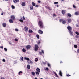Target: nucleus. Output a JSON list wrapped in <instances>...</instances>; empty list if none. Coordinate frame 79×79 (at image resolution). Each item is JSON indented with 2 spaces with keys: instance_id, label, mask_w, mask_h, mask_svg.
Masks as SVG:
<instances>
[{
  "instance_id": "nucleus-1",
  "label": "nucleus",
  "mask_w": 79,
  "mask_h": 79,
  "mask_svg": "<svg viewBox=\"0 0 79 79\" xmlns=\"http://www.w3.org/2000/svg\"><path fill=\"white\" fill-rule=\"evenodd\" d=\"M38 26L40 27V29H43L44 28V25H43V22L41 20L39 21L38 22Z\"/></svg>"
},
{
  "instance_id": "nucleus-2",
  "label": "nucleus",
  "mask_w": 79,
  "mask_h": 79,
  "mask_svg": "<svg viewBox=\"0 0 79 79\" xmlns=\"http://www.w3.org/2000/svg\"><path fill=\"white\" fill-rule=\"evenodd\" d=\"M38 49H39V46H38V45H37V44H35V48H34V50L35 51H37V50H38Z\"/></svg>"
},
{
  "instance_id": "nucleus-3",
  "label": "nucleus",
  "mask_w": 79,
  "mask_h": 79,
  "mask_svg": "<svg viewBox=\"0 0 79 79\" xmlns=\"http://www.w3.org/2000/svg\"><path fill=\"white\" fill-rule=\"evenodd\" d=\"M67 28L68 29V30H69V31H71V30H72V28L70 26H69L67 27Z\"/></svg>"
},
{
  "instance_id": "nucleus-4",
  "label": "nucleus",
  "mask_w": 79,
  "mask_h": 79,
  "mask_svg": "<svg viewBox=\"0 0 79 79\" xmlns=\"http://www.w3.org/2000/svg\"><path fill=\"white\" fill-rule=\"evenodd\" d=\"M26 48L27 50H29L31 48V45H27L26 46Z\"/></svg>"
},
{
  "instance_id": "nucleus-5",
  "label": "nucleus",
  "mask_w": 79,
  "mask_h": 79,
  "mask_svg": "<svg viewBox=\"0 0 79 79\" xmlns=\"http://www.w3.org/2000/svg\"><path fill=\"white\" fill-rule=\"evenodd\" d=\"M38 33L40 34H43V31L41 30H38Z\"/></svg>"
},
{
  "instance_id": "nucleus-6",
  "label": "nucleus",
  "mask_w": 79,
  "mask_h": 79,
  "mask_svg": "<svg viewBox=\"0 0 79 79\" xmlns=\"http://www.w3.org/2000/svg\"><path fill=\"white\" fill-rule=\"evenodd\" d=\"M24 29H25V32H27V31H28V27H24Z\"/></svg>"
},
{
  "instance_id": "nucleus-7",
  "label": "nucleus",
  "mask_w": 79,
  "mask_h": 79,
  "mask_svg": "<svg viewBox=\"0 0 79 79\" xmlns=\"http://www.w3.org/2000/svg\"><path fill=\"white\" fill-rule=\"evenodd\" d=\"M42 52H39V53L40 55H42V53H43V54H44V50H42Z\"/></svg>"
},
{
  "instance_id": "nucleus-8",
  "label": "nucleus",
  "mask_w": 79,
  "mask_h": 79,
  "mask_svg": "<svg viewBox=\"0 0 79 79\" xmlns=\"http://www.w3.org/2000/svg\"><path fill=\"white\" fill-rule=\"evenodd\" d=\"M59 75L60 76H63V75H62V72H61V71H59Z\"/></svg>"
},
{
  "instance_id": "nucleus-9",
  "label": "nucleus",
  "mask_w": 79,
  "mask_h": 79,
  "mask_svg": "<svg viewBox=\"0 0 79 79\" xmlns=\"http://www.w3.org/2000/svg\"><path fill=\"white\" fill-rule=\"evenodd\" d=\"M11 18L13 20H15V17L14 15H11Z\"/></svg>"
},
{
  "instance_id": "nucleus-10",
  "label": "nucleus",
  "mask_w": 79,
  "mask_h": 79,
  "mask_svg": "<svg viewBox=\"0 0 79 79\" xmlns=\"http://www.w3.org/2000/svg\"><path fill=\"white\" fill-rule=\"evenodd\" d=\"M9 22L10 23H13V20L11 19H10L9 20Z\"/></svg>"
},
{
  "instance_id": "nucleus-11",
  "label": "nucleus",
  "mask_w": 79,
  "mask_h": 79,
  "mask_svg": "<svg viewBox=\"0 0 79 79\" xmlns=\"http://www.w3.org/2000/svg\"><path fill=\"white\" fill-rule=\"evenodd\" d=\"M21 5H22V6H25V5H26V3H25V2H22Z\"/></svg>"
},
{
  "instance_id": "nucleus-12",
  "label": "nucleus",
  "mask_w": 79,
  "mask_h": 79,
  "mask_svg": "<svg viewBox=\"0 0 79 79\" xmlns=\"http://www.w3.org/2000/svg\"><path fill=\"white\" fill-rule=\"evenodd\" d=\"M69 33H70L71 35L73 36V32L71 31H69Z\"/></svg>"
},
{
  "instance_id": "nucleus-13",
  "label": "nucleus",
  "mask_w": 79,
  "mask_h": 79,
  "mask_svg": "<svg viewBox=\"0 0 79 79\" xmlns=\"http://www.w3.org/2000/svg\"><path fill=\"white\" fill-rule=\"evenodd\" d=\"M62 13L63 15H64L66 13L65 12V10H63L62 11Z\"/></svg>"
},
{
  "instance_id": "nucleus-14",
  "label": "nucleus",
  "mask_w": 79,
  "mask_h": 79,
  "mask_svg": "<svg viewBox=\"0 0 79 79\" xmlns=\"http://www.w3.org/2000/svg\"><path fill=\"white\" fill-rule=\"evenodd\" d=\"M68 23H71V19L69 18L67 19Z\"/></svg>"
},
{
  "instance_id": "nucleus-15",
  "label": "nucleus",
  "mask_w": 79,
  "mask_h": 79,
  "mask_svg": "<svg viewBox=\"0 0 79 79\" xmlns=\"http://www.w3.org/2000/svg\"><path fill=\"white\" fill-rule=\"evenodd\" d=\"M13 2L14 3H18L19 2V0H14Z\"/></svg>"
},
{
  "instance_id": "nucleus-16",
  "label": "nucleus",
  "mask_w": 79,
  "mask_h": 79,
  "mask_svg": "<svg viewBox=\"0 0 79 79\" xmlns=\"http://www.w3.org/2000/svg\"><path fill=\"white\" fill-rule=\"evenodd\" d=\"M36 71L37 72H40V70L39 68H37V69H36Z\"/></svg>"
},
{
  "instance_id": "nucleus-17",
  "label": "nucleus",
  "mask_w": 79,
  "mask_h": 79,
  "mask_svg": "<svg viewBox=\"0 0 79 79\" xmlns=\"http://www.w3.org/2000/svg\"><path fill=\"white\" fill-rule=\"evenodd\" d=\"M30 6V9L31 10H32L33 8V6Z\"/></svg>"
},
{
  "instance_id": "nucleus-18",
  "label": "nucleus",
  "mask_w": 79,
  "mask_h": 79,
  "mask_svg": "<svg viewBox=\"0 0 79 79\" xmlns=\"http://www.w3.org/2000/svg\"><path fill=\"white\" fill-rule=\"evenodd\" d=\"M2 26L3 27H6V24L4 23L2 24Z\"/></svg>"
},
{
  "instance_id": "nucleus-19",
  "label": "nucleus",
  "mask_w": 79,
  "mask_h": 79,
  "mask_svg": "<svg viewBox=\"0 0 79 79\" xmlns=\"http://www.w3.org/2000/svg\"><path fill=\"white\" fill-rule=\"evenodd\" d=\"M66 23V21L65 20H63L62 21V24H65Z\"/></svg>"
},
{
  "instance_id": "nucleus-20",
  "label": "nucleus",
  "mask_w": 79,
  "mask_h": 79,
  "mask_svg": "<svg viewBox=\"0 0 79 79\" xmlns=\"http://www.w3.org/2000/svg\"><path fill=\"white\" fill-rule=\"evenodd\" d=\"M67 15L69 17H71L72 16L71 15L70 13H68Z\"/></svg>"
},
{
  "instance_id": "nucleus-21",
  "label": "nucleus",
  "mask_w": 79,
  "mask_h": 79,
  "mask_svg": "<svg viewBox=\"0 0 79 79\" xmlns=\"http://www.w3.org/2000/svg\"><path fill=\"white\" fill-rule=\"evenodd\" d=\"M29 33H32L33 32V31L32 30H29Z\"/></svg>"
},
{
  "instance_id": "nucleus-22",
  "label": "nucleus",
  "mask_w": 79,
  "mask_h": 79,
  "mask_svg": "<svg viewBox=\"0 0 79 79\" xmlns=\"http://www.w3.org/2000/svg\"><path fill=\"white\" fill-rule=\"evenodd\" d=\"M22 51L23 52H24V53H25L26 52V50H25V49L23 48L22 49Z\"/></svg>"
},
{
  "instance_id": "nucleus-23",
  "label": "nucleus",
  "mask_w": 79,
  "mask_h": 79,
  "mask_svg": "<svg viewBox=\"0 0 79 79\" xmlns=\"http://www.w3.org/2000/svg\"><path fill=\"white\" fill-rule=\"evenodd\" d=\"M75 14L76 15H79V13L78 12H76Z\"/></svg>"
},
{
  "instance_id": "nucleus-24",
  "label": "nucleus",
  "mask_w": 79,
  "mask_h": 79,
  "mask_svg": "<svg viewBox=\"0 0 79 79\" xmlns=\"http://www.w3.org/2000/svg\"><path fill=\"white\" fill-rule=\"evenodd\" d=\"M53 73H54V74H55V76H56L57 77H58V75L57 74H56V72L54 71Z\"/></svg>"
},
{
  "instance_id": "nucleus-25",
  "label": "nucleus",
  "mask_w": 79,
  "mask_h": 79,
  "mask_svg": "<svg viewBox=\"0 0 79 79\" xmlns=\"http://www.w3.org/2000/svg\"><path fill=\"white\" fill-rule=\"evenodd\" d=\"M21 19H23V20H25V18L24 17V16H23V17H22H22H21Z\"/></svg>"
},
{
  "instance_id": "nucleus-26",
  "label": "nucleus",
  "mask_w": 79,
  "mask_h": 79,
  "mask_svg": "<svg viewBox=\"0 0 79 79\" xmlns=\"http://www.w3.org/2000/svg\"><path fill=\"white\" fill-rule=\"evenodd\" d=\"M24 59L25 60H28V61H29V58H26V57H25Z\"/></svg>"
},
{
  "instance_id": "nucleus-27",
  "label": "nucleus",
  "mask_w": 79,
  "mask_h": 79,
  "mask_svg": "<svg viewBox=\"0 0 79 79\" xmlns=\"http://www.w3.org/2000/svg\"><path fill=\"white\" fill-rule=\"evenodd\" d=\"M32 5L33 6H35V3L34 2H32Z\"/></svg>"
},
{
  "instance_id": "nucleus-28",
  "label": "nucleus",
  "mask_w": 79,
  "mask_h": 79,
  "mask_svg": "<svg viewBox=\"0 0 79 79\" xmlns=\"http://www.w3.org/2000/svg\"><path fill=\"white\" fill-rule=\"evenodd\" d=\"M21 74H22V73H23V72L21 71H20L18 73L19 75H20V74H21Z\"/></svg>"
},
{
  "instance_id": "nucleus-29",
  "label": "nucleus",
  "mask_w": 79,
  "mask_h": 79,
  "mask_svg": "<svg viewBox=\"0 0 79 79\" xmlns=\"http://www.w3.org/2000/svg\"><path fill=\"white\" fill-rule=\"evenodd\" d=\"M27 68H28V69H30V68H31V66H30V65H27Z\"/></svg>"
},
{
  "instance_id": "nucleus-30",
  "label": "nucleus",
  "mask_w": 79,
  "mask_h": 79,
  "mask_svg": "<svg viewBox=\"0 0 79 79\" xmlns=\"http://www.w3.org/2000/svg\"><path fill=\"white\" fill-rule=\"evenodd\" d=\"M39 72H36L35 73L36 74V75H39Z\"/></svg>"
},
{
  "instance_id": "nucleus-31",
  "label": "nucleus",
  "mask_w": 79,
  "mask_h": 79,
  "mask_svg": "<svg viewBox=\"0 0 79 79\" xmlns=\"http://www.w3.org/2000/svg\"><path fill=\"white\" fill-rule=\"evenodd\" d=\"M21 61H24V58H23V57H22L21 58Z\"/></svg>"
},
{
  "instance_id": "nucleus-32",
  "label": "nucleus",
  "mask_w": 79,
  "mask_h": 79,
  "mask_svg": "<svg viewBox=\"0 0 79 79\" xmlns=\"http://www.w3.org/2000/svg\"><path fill=\"white\" fill-rule=\"evenodd\" d=\"M32 75H33V76H35V72H32Z\"/></svg>"
},
{
  "instance_id": "nucleus-33",
  "label": "nucleus",
  "mask_w": 79,
  "mask_h": 79,
  "mask_svg": "<svg viewBox=\"0 0 79 79\" xmlns=\"http://www.w3.org/2000/svg\"><path fill=\"white\" fill-rule=\"evenodd\" d=\"M36 37L37 39H39V35L38 34H37L36 35Z\"/></svg>"
},
{
  "instance_id": "nucleus-34",
  "label": "nucleus",
  "mask_w": 79,
  "mask_h": 79,
  "mask_svg": "<svg viewBox=\"0 0 79 79\" xmlns=\"http://www.w3.org/2000/svg\"><path fill=\"white\" fill-rule=\"evenodd\" d=\"M55 16H56V15H55V14H53V17L54 18H55Z\"/></svg>"
},
{
  "instance_id": "nucleus-35",
  "label": "nucleus",
  "mask_w": 79,
  "mask_h": 79,
  "mask_svg": "<svg viewBox=\"0 0 79 79\" xmlns=\"http://www.w3.org/2000/svg\"><path fill=\"white\" fill-rule=\"evenodd\" d=\"M74 47L76 48H77V45H74Z\"/></svg>"
},
{
  "instance_id": "nucleus-36",
  "label": "nucleus",
  "mask_w": 79,
  "mask_h": 79,
  "mask_svg": "<svg viewBox=\"0 0 79 79\" xmlns=\"http://www.w3.org/2000/svg\"><path fill=\"white\" fill-rule=\"evenodd\" d=\"M30 63H31V64H32L33 63V62H32V61L30 60Z\"/></svg>"
},
{
  "instance_id": "nucleus-37",
  "label": "nucleus",
  "mask_w": 79,
  "mask_h": 79,
  "mask_svg": "<svg viewBox=\"0 0 79 79\" xmlns=\"http://www.w3.org/2000/svg\"><path fill=\"white\" fill-rule=\"evenodd\" d=\"M11 7L12 9H15V6H14L13 5H12Z\"/></svg>"
},
{
  "instance_id": "nucleus-38",
  "label": "nucleus",
  "mask_w": 79,
  "mask_h": 79,
  "mask_svg": "<svg viewBox=\"0 0 79 79\" xmlns=\"http://www.w3.org/2000/svg\"><path fill=\"white\" fill-rule=\"evenodd\" d=\"M63 19H60V20L59 21L60 23H61L62 22H63Z\"/></svg>"
},
{
  "instance_id": "nucleus-39",
  "label": "nucleus",
  "mask_w": 79,
  "mask_h": 79,
  "mask_svg": "<svg viewBox=\"0 0 79 79\" xmlns=\"http://www.w3.org/2000/svg\"><path fill=\"white\" fill-rule=\"evenodd\" d=\"M4 50L5 51H6V52H7V49L6 48H4Z\"/></svg>"
},
{
  "instance_id": "nucleus-40",
  "label": "nucleus",
  "mask_w": 79,
  "mask_h": 79,
  "mask_svg": "<svg viewBox=\"0 0 79 79\" xmlns=\"http://www.w3.org/2000/svg\"><path fill=\"white\" fill-rule=\"evenodd\" d=\"M46 8H48V9L49 10H51L50 9V7H46Z\"/></svg>"
},
{
  "instance_id": "nucleus-41",
  "label": "nucleus",
  "mask_w": 79,
  "mask_h": 79,
  "mask_svg": "<svg viewBox=\"0 0 79 79\" xmlns=\"http://www.w3.org/2000/svg\"><path fill=\"white\" fill-rule=\"evenodd\" d=\"M58 4V2H55L54 3V4Z\"/></svg>"
},
{
  "instance_id": "nucleus-42",
  "label": "nucleus",
  "mask_w": 79,
  "mask_h": 79,
  "mask_svg": "<svg viewBox=\"0 0 79 79\" xmlns=\"http://www.w3.org/2000/svg\"><path fill=\"white\" fill-rule=\"evenodd\" d=\"M19 21H20V22H22V23H23V21L22 19H20Z\"/></svg>"
},
{
  "instance_id": "nucleus-43",
  "label": "nucleus",
  "mask_w": 79,
  "mask_h": 79,
  "mask_svg": "<svg viewBox=\"0 0 79 79\" xmlns=\"http://www.w3.org/2000/svg\"><path fill=\"white\" fill-rule=\"evenodd\" d=\"M75 33L76 34H77V35H79V33L78 32H75Z\"/></svg>"
},
{
  "instance_id": "nucleus-44",
  "label": "nucleus",
  "mask_w": 79,
  "mask_h": 79,
  "mask_svg": "<svg viewBox=\"0 0 79 79\" xmlns=\"http://www.w3.org/2000/svg\"><path fill=\"white\" fill-rule=\"evenodd\" d=\"M73 8H76V6H75V5H73Z\"/></svg>"
},
{
  "instance_id": "nucleus-45",
  "label": "nucleus",
  "mask_w": 79,
  "mask_h": 79,
  "mask_svg": "<svg viewBox=\"0 0 79 79\" xmlns=\"http://www.w3.org/2000/svg\"><path fill=\"white\" fill-rule=\"evenodd\" d=\"M35 60V61H38V59H37V58H36Z\"/></svg>"
},
{
  "instance_id": "nucleus-46",
  "label": "nucleus",
  "mask_w": 79,
  "mask_h": 79,
  "mask_svg": "<svg viewBox=\"0 0 79 79\" xmlns=\"http://www.w3.org/2000/svg\"><path fill=\"white\" fill-rule=\"evenodd\" d=\"M15 40V41H18V39L15 38L14 39Z\"/></svg>"
},
{
  "instance_id": "nucleus-47",
  "label": "nucleus",
  "mask_w": 79,
  "mask_h": 79,
  "mask_svg": "<svg viewBox=\"0 0 79 79\" xmlns=\"http://www.w3.org/2000/svg\"><path fill=\"white\" fill-rule=\"evenodd\" d=\"M37 44L38 45H39V44H40V41H39L38 43Z\"/></svg>"
},
{
  "instance_id": "nucleus-48",
  "label": "nucleus",
  "mask_w": 79,
  "mask_h": 79,
  "mask_svg": "<svg viewBox=\"0 0 79 79\" xmlns=\"http://www.w3.org/2000/svg\"><path fill=\"white\" fill-rule=\"evenodd\" d=\"M2 61H3V62H5V59H3L2 60Z\"/></svg>"
},
{
  "instance_id": "nucleus-49",
  "label": "nucleus",
  "mask_w": 79,
  "mask_h": 79,
  "mask_svg": "<svg viewBox=\"0 0 79 79\" xmlns=\"http://www.w3.org/2000/svg\"><path fill=\"white\" fill-rule=\"evenodd\" d=\"M48 66H49V67H50V64H48Z\"/></svg>"
},
{
  "instance_id": "nucleus-50",
  "label": "nucleus",
  "mask_w": 79,
  "mask_h": 79,
  "mask_svg": "<svg viewBox=\"0 0 79 79\" xmlns=\"http://www.w3.org/2000/svg\"><path fill=\"white\" fill-rule=\"evenodd\" d=\"M0 47L1 48H2V49L3 48V46H1Z\"/></svg>"
},
{
  "instance_id": "nucleus-51",
  "label": "nucleus",
  "mask_w": 79,
  "mask_h": 79,
  "mask_svg": "<svg viewBox=\"0 0 79 79\" xmlns=\"http://www.w3.org/2000/svg\"><path fill=\"white\" fill-rule=\"evenodd\" d=\"M35 6V7H37V8L39 7V5H36Z\"/></svg>"
},
{
  "instance_id": "nucleus-52",
  "label": "nucleus",
  "mask_w": 79,
  "mask_h": 79,
  "mask_svg": "<svg viewBox=\"0 0 79 79\" xmlns=\"http://www.w3.org/2000/svg\"><path fill=\"white\" fill-rule=\"evenodd\" d=\"M77 52L78 53H79V49H77Z\"/></svg>"
},
{
  "instance_id": "nucleus-53",
  "label": "nucleus",
  "mask_w": 79,
  "mask_h": 79,
  "mask_svg": "<svg viewBox=\"0 0 79 79\" xmlns=\"http://www.w3.org/2000/svg\"><path fill=\"white\" fill-rule=\"evenodd\" d=\"M43 64H46V63H45V62H43Z\"/></svg>"
},
{
  "instance_id": "nucleus-54",
  "label": "nucleus",
  "mask_w": 79,
  "mask_h": 79,
  "mask_svg": "<svg viewBox=\"0 0 79 79\" xmlns=\"http://www.w3.org/2000/svg\"><path fill=\"white\" fill-rule=\"evenodd\" d=\"M15 31H18V29H15Z\"/></svg>"
},
{
  "instance_id": "nucleus-55",
  "label": "nucleus",
  "mask_w": 79,
  "mask_h": 79,
  "mask_svg": "<svg viewBox=\"0 0 79 79\" xmlns=\"http://www.w3.org/2000/svg\"><path fill=\"white\" fill-rule=\"evenodd\" d=\"M46 69L47 71H48V68H46Z\"/></svg>"
},
{
  "instance_id": "nucleus-56",
  "label": "nucleus",
  "mask_w": 79,
  "mask_h": 79,
  "mask_svg": "<svg viewBox=\"0 0 79 79\" xmlns=\"http://www.w3.org/2000/svg\"><path fill=\"white\" fill-rule=\"evenodd\" d=\"M67 76H68V77H69V76H71V75H69V74H68L67 75Z\"/></svg>"
},
{
  "instance_id": "nucleus-57",
  "label": "nucleus",
  "mask_w": 79,
  "mask_h": 79,
  "mask_svg": "<svg viewBox=\"0 0 79 79\" xmlns=\"http://www.w3.org/2000/svg\"><path fill=\"white\" fill-rule=\"evenodd\" d=\"M38 3H41V2L40 1H38Z\"/></svg>"
},
{
  "instance_id": "nucleus-58",
  "label": "nucleus",
  "mask_w": 79,
  "mask_h": 79,
  "mask_svg": "<svg viewBox=\"0 0 79 79\" xmlns=\"http://www.w3.org/2000/svg\"><path fill=\"white\" fill-rule=\"evenodd\" d=\"M1 79H5L3 77H2L1 78Z\"/></svg>"
},
{
  "instance_id": "nucleus-59",
  "label": "nucleus",
  "mask_w": 79,
  "mask_h": 79,
  "mask_svg": "<svg viewBox=\"0 0 79 79\" xmlns=\"http://www.w3.org/2000/svg\"><path fill=\"white\" fill-rule=\"evenodd\" d=\"M76 26L77 27H79V25H78V24H76Z\"/></svg>"
},
{
  "instance_id": "nucleus-60",
  "label": "nucleus",
  "mask_w": 79,
  "mask_h": 79,
  "mask_svg": "<svg viewBox=\"0 0 79 79\" xmlns=\"http://www.w3.org/2000/svg\"><path fill=\"white\" fill-rule=\"evenodd\" d=\"M9 44L10 45H11L12 44L10 42H9Z\"/></svg>"
},
{
  "instance_id": "nucleus-61",
  "label": "nucleus",
  "mask_w": 79,
  "mask_h": 79,
  "mask_svg": "<svg viewBox=\"0 0 79 79\" xmlns=\"http://www.w3.org/2000/svg\"><path fill=\"white\" fill-rule=\"evenodd\" d=\"M57 8H58V7H59V6H58V5H57Z\"/></svg>"
},
{
  "instance_id": "nucleus-62",
  "label": "nucleus",
  "mask_w": 79,
  "mask_h": 79,
  "mask_svg": "<svg viewBox=\"0 0 79 79\" xmlns=\"http://www.w3.org/2000/svg\"><path fill=\"white\" fill-rule=\"evenodd\" d=\"M63 63V62L62 61H61L60 62V63L61 64Z\"/></svg>"
},
{
  "instance_id": "nucleus-63",
  "label": "nucleus",
  "mask_w": 79,
  "mask_h": 79,
  "mask_svg": "<svg viewBox=\"0 0 79 79\" xmlns=\"http://www.w3.org/2000/svg\"><path fill=\"white\" fill-rule=\"evenodd\" d=\"M1 15H3V13H1Z\"/></svg>"
},
{
  "instance_id": "nucleus-64",
  "label": "nucleus",
  "mask_w": 79,
  "mask_h": 79,
  "mask_svg": "<svg viewBox=\"0 0 79 79\" xmlns=\"http://www.w3.org/2000/svg\"><path fill=\"white\" fill-rule=\"evenodd\" d=\"M35 79H37V78H35Z\"/></svg>"
}]
</instances>
